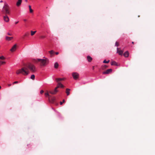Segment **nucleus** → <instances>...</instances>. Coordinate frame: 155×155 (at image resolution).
<instances>
[{"label": "nucleus", "mask_w": 155, "mask_h": 155, "mask_svg": "<svg viewBox=\"0 0 155 155\" xmlns=\"http://www.w3.org/2000/svg\"><path fill=\"white\" fill-rule=\"evenodd\" d=\"M29 69L32 72H34L36 71V68L34 65L29 63L21 69L18 70L16 71L17 74H21L24 75H26L29 73Z\"/></svg>", "instance_id": "f257e3e1"}, {"label": "nucleus", "mask_w": 155, "mask_h": 155, "mask_svg": "<svg viewBox=\"0 0 155 155\" xmlns=\"http://www.w3.org/2000/svg\"><path fill=\"white\" fill-rule=\"evenodd\" d=\"M37 62H40V65L41 66L44 67L47 65L49 62V60L47 58L45 59H37L35 61Z\"/></svg>", "instance_id": "f03ea898"}, {"label": "nucleus", "mask_w": 155, "mask_h": 155, "mask_svg": "<svg viewBox=\"0 0 155 155\" xmlns=\"http://www.w3.org/2000/svg\"><path fill=\"white\" fill-rule=\"evenodd\" d=\"M2 12L5 15H9L10 14V8L8 4L5 3L2 10Z\"/></svg>", "instance_id": "7ed1b4c3"}, {"label": "nucleus", "mask_w": 155, "mask_h": 155, "mask_svg": "<svg viewBox=\"0 0 155 155\" xmlns=\"http://www.w3.org/2000/svg\"><path fill=\"white\" fill-rule=\"evenodd\" d=\"M73 78L75 80L78 79L79 77V74L77 72H74L72 73Z\"/></svg>", "instance_id": "20e7f679"}, {"label": "nucleus", "mask_w": 155, "mask_h": 155, "mask_svg": "<svg viewBox=\"0 0 155 155\" xmlns=\"http://www.w3.org/2000/svg\"><path fill=\"white\" fill-rule=\"evenodd\" d=\"M3 19L5 22H8L9 21V19L7 15H5L3 16Z\"/></svg>", "instance_id": "39448f33"}, {"label": "nucleus", "mask_w": 155, "mask_h": 155, "mask_svg": "<svg viewBox=\"0 0 155 155\" xmlns=\"http://www.w3.org/2000/svg\"><path fill=\"white\" fill-rule=\"evenodd\" d=\"M112 71V70L111 69H108L106 71H105L104 72H103V74H109Z\"/></svg>", "instance_id": "423d86ee"}, {"label": "nucleus", "mask_w": 155, "mask_h": 155, "mask_svg": "<svg viewBox=\"0 0 155 155\" xmlns=\"http://www.w3.org/2000/svg\"><path fill=\"white\" fill-rule=\"evenodd\" d=\"M16 45H15L10 49V51L12 52H14L15 51L16 49Z\"/></svg>", "instance_id": "0eeeda50"}, {"label": "nucleus", "mask_w": 155, "mask_h": 155, "mask_svg": "<svg viewBox=\"0 0 155 155\" xmlns=\"http://www.w3.org/2000/svg\"><path fill=\"white\" fill-rule=\"evenodd\" d=\"M58 91V90H55V89H54V91H49V92L52 94H56Z\"/></svg>", "instance_id": "6e6552de"}, {"label": "nucleus", "mask_w": 155, "mask_h": 155, "mask_svg": "<svg viewBox=\"0 0 155 155\" xmlns=\"http://www.w3.org/2000/svg\"><path fill=\"white\" fill-rule=\"evenodd\" d=\"M119 48H117V53H118L119 55H122L123 51L122 50H119Z\"/></svg>", "instance_id": "1a4fd4ad"}, {"label": "nucleus", "mask_w": 155, "mask_h": 155, "mask_svg": "<svg viewBox=\"0 0 155 155\" xmlns=\"http://www.w3.org/2000/svg\"><path fill=\"white\" fill-rule=\"evenodd\" d=\"M64 78H56L55 80L57 83L60 82H59L61 81L64 80Z\"/></svg>", "instance_id": "9d476101"}, {"label": "nucleus", "mask_w": 155, "mask_h": 155, "mask_svg": "<svg viewBox=\"0 0 155 155\" xmlns=\"http://www.w3.org/2000/svg\"><path fill=\"white\" fill-rule=\"evenodd\" d=\"M13 38L12 37H8V36H6V37L5 38H6V40L9 41H11L13 39Z\"/></svg>", "instance_id": "9b49d317"}, {"label": "nucleus", "mask_w": 155, "mask_h": 155, "mask_svg": "<svg viewBox=\"0 0 155 155\" xmlns=\"http://www.w3.org/2000/svg\"><path fill=\"white\" fill-rule=\"evenodd\" d=\"M87 59L89 62H91L92 60V58L89 56H87Z\"/></svg>", "instance_id": "f8f14e48"}, {"label": "nucleus", "mask_w": 155, "mask_h": 155, "mask_svg": "<svg viewBox=\"0 0 155 155\" xmlns=\"http://www.w3.org/2000/svg\"><path fill=\"white\" fill-rule=\"evenodd\" d=\"M124 56L126 57H127L129 55V53L128 51H126L124 54Z\"/></svg>", "instance_id": "ddd939ff"}, {"label": "nucleus", "mask_w": 155, "mask_h": 155, "mask_svg": "<svg viewBox=\"0 0 155 155\" xmlns=\"http://www.w3.org/2000/svg\"><path fill=\"white\" fill-rule=\"evenodd\" d=\"M70 89L69 88H67L66 89V93L67 94V95L68 96L70 94Z\"/></svg>", "instance_id": "4468645a"}, {"label": "nucleus", "mask_w": 155, "mask_h": 155, "mask_svg": "<svg viewBox=\"0 0 155 155\" xmlns=\"http://www.w3.org/2000/svg\"><path fill=\"white\" fill-rule=\"evenodd\" d=\"M22 0H18V1L17 2L16 5L17 6H19Z\"/></svg>", "instance_id": "2eb2a0df"}, {"label": "nucleus", "mask_w": 155, "mask_h": 155, "mask_svg": "<svg viewBox=\"0 0 155 155\" xmlns=\"http://www.w3.org/2000/svg\"><path fill=\"white\" fill-rule=\"evenodd\" d=\"M111 64L112 65H117V63L115 61H113L111 62Z\"/></svg>", "instance_id": "dca6fc26"}, {"label": "nucleus", "mask_w": 155, "mask_h": 155, "mask_svg": "<svg viewBox=\"0 0 155 155\" xmlns=\"http://www.w3.org/2000/svg\"><path fill=\"white\" fill-rule=\"evenodd\" d=\"M45 95L46 96H48L49 100H50V97H51V96L49 95L48 92L45 93Z\"/></svg>", "instance_id": "f3484780"}, {"label": "nucleus", "mask_w": 155, "mask_h": 155, "mask_svg": "<svg viewBox=\"0 0 155 155\" xmlns=\"http://www.w3.org/2000/svg\"><path fill=\"white\" fill-rule=\"evenodd\" d=\"M58 64L57 62H56L54 64V67L55 68H57L58 67Z\"/></svg>", "instance_id": "a211bd4d"}, {"label": "nucleus", "mask_w": 155, "mask_h": 155, "mask_svg": "<svg viewBox=\"0 0 155 155\" xmlns=\"http://www.w3.org/2000/svg\"><path fill=\"white\" fill-rule=\"evenodd\" d=\"M58 85H59L60 87L62 88L64 87V86L60 82H58Z\"/></svg>", "instance_id": "6ab92c4d"}, {"label": "nucleus", "mask_w": 155, "mask_h": 155, "mask_svg": "<svg viewBox=\"0 0 155 155\" xmlns=\"http://www.w3.org/2000/svg\"><path fill=\"white\" fill-rule=\"evenodd\" d=\"M50 99L51 100L52 102H53L55 100V98L54 97L51 96V97H50Z\"/></svg>", "instance_id": "aec40b11"}, {"label": "nucleus", "mask_w": 155, "mask_h": 155, "mask_svg": "<svg viewBox=\"0 0 155 155\" xmlns=\"http://www.w3.org/2000/svg\"><path fill=\"white\" fill-rule=\"evenodd\" d=\"M29 9L30 12L31 13H32L33 12V11L31 8V6L30 5H29Z\"/></svg>", "instance_id": "412c9836"}, {"label": "nucleus", "mask_w": 155, "mask_h": 155, "mask_svg": "<svg viewBox=\"0 0 155 155\" xmlns=\"http://www.w3.org/2000/svg\"><path fill=\"white\" fill-rule=\"evenodd\" d=\"M36 32V31H31V36L35 34V33Z\"/></svg>", "instance_id": "4be33fe9"}, {"label": "nucleus", "mask_w": 155, "mask_h": 155, "mask_svg": "<svg viewBox=\"0 0 155 155\" xmlns=\"http://www.w3.org/2000/svg\"><path fill=\"white\" fill-rule=\"evenodd\" d=\"M54 51L53 50H51L49 51V53L51 54V57L52 56V54L54 53Z\"/></svg>", "instance_id": "5701e85b"}, {"label": "nucleus", "mask_w": 155, "mask_h": 155, "mask_svg": "<svg viewBox=\"0 0 155 155\" xmlns=\"http://www.w3.org/2000/svg\"><path fill=\"white\" fill-rule=\"evenodd\" d=\"M108 67V66H107V65H104V66H103L102 67V69L103 70H104L106 68H107Z\"/></svg>", "instance_id": "b1692460"}, {"label": "nucleus", "mask_w": 155, "mask_h": 155, "mask_svg": "<svg viewBox=\"0 0 155 155\" xmlns=\"http://www.w3.org/2000/svg\"><path fill=\"white\" fill-rule=\"evenodd\" d=\"M35 78V76L34 74L32 75L31 76V78L32 80H34Z\"/></svg>", "instance_id": "393cba45"}, {"label": "nucleus", "mask_w": 155, "mask_h": 155, "mask_svg": "<svg viewBox=\"0 0 155 155\" xmlns=\"http://www.w3.org/2000/svg\"><path fill=\"white\" fill-rule=\"evenodd\" d=\"M5 61H0V65L5 64Z\"/></svg>", "instance_id": "a878e982"}, {"label": "nucleus", "mask_w": 155, "mask_h": 155, "mask_svg": "<svg viewBox=\"0 0 155 155\" xmlns=\"http://www.w3.org/2000/svg\"><path fill=\"white\" fill-rule=\"evenodd\" d=\"M110 61L109 60L108 61H106L105 60H104L103 61V63H108Z\"/></svg>", "instance_id": "bb28decb"}, {"label": "nucleus", "mask_w": 155, "mask_h": 155, "mask_svg": "<svg viewBox=\"0 0 155 155\" xmlns=\"http://www.w3.org/2000/svg\"><path fill=\"white\" fill-rule=\"evenodd\" d=\"M59 87H60V86L59 85H58H58L54 89H55V90H57V89Z\"/></svg>", "instance_id": "cd10ccee"}, {"label": "nucleus", "mask_w": 155, "mask_h": 155, "mask_svg": "<svg viewBox=\"0 0 155 155\" xmlns=\"http://www.w3.org/2000/svg\"><path fill=\"white\" fill-rule=\"evenodd\" d=\"M0 59L2 60H4L5 59V58L3 56L0 57Z\"/></svg>", "instance_id": "c85d7f7f"}, {"label": "nucleus", "mask_w": 155, "mask_h": 155, "mask_svg": "<svg viewBox=\"0 0 155 155\" xmlns=\"http://www.w3.org/2000/svg\"><path fill=\"white\" fill-rule=\"evenodd\" d=\"M119 45V44L117 42H116L115 43V45L117 46H118Z\"/></svg>", "instance_id": "c756f323"}, {"label": "nucleus", "mask_w": 155, "mask_h": 155, "mask_svg": "<svg viewBox=\"0 0 155 155\" xmlns=\"http://www.w3.org/2000/svg\"><path fill=\"white\" fill-rule=\"evenodd\" d=\"M64 102H65V100H63V101H62V102H60V104L61 105H62V104L63 103H64Z\"/></svg>", "instance_id": "7c9ffc66"}, {"label": "nucleus", "mask_w": 155, "mask_h": 155, "mask_svg": "<svg viewBox=\"0 0 155 155\" xmlns=\"http://www.w3.org/2000/svg\"><path fill=\"white\" fill-rule=\"evenodd\" d=\"M40 38H45V36H40Z\"/></svg>", "instance_id": "2f4dec72"}, {"label": "nucleus", "mask_w": 155, "mask_h": 155, "mask_svg": "<svg viewBox=\"0 0 155 155\" xmlns=\"http://www.w3.org/2000/svg\"><path fill=\"white\" fill-rule=\"evenodd\" d=\"M18 83V81H15L13 83V84H17V83Z\"/></svg>", "instance_id": "473e14b6"}, {"label": "nucleus", "mask_w": 155, "mask_h": 155, "mask_svg": "<svg viewBox=\"0 0 155 155\" xmlns=\"http://www.w3.org/2000/svg\"><path fill=\"white\" fill-rule=\"evenodd\" d=\"M44 91L43 90H42L40 91V93L41 94H42L44 93Z\"/></svg>", "instance_id": "72a5a7b5"}, {"label": "nucleus", "mask_w": 155, "mask_h": 155, "mask_svg": "<svg viewBox=\"0 0 155 155\" xmlns=\"http://www.w3.org/2000/svg\"><path fill=\"white\" fill-rule=\"evenodd\" d=\"M8 86L9 87H10V86H11L12 84H8Z\"/></svg>", "instance_id": "f704fd0d"}, {"label": "nucleus", "mask_w": 155, "mask_h": 155, "mask_svg": "<svg viewBox=\"0 0 155 155\" xmlns=\"http://www.w3.org/2000/svg\"><path fill=\"white\" fill-rule=\"evenodd\" d=\"M55 54H56L58 55V54H59V53H58V52H56L55 53Z\"/></svg>", "instance_id": "c9c22d12"}, {"label": "nucleus", "mask_w": 155, "mask_h": 155, "mask_svg": "<svg viewBox=\"0 0 155 155\" xmlns=\"http://www.w3.org/2000/svg\"><path fill=\"white\" fill-rule=\"evenodd\" d=\"M18 21L15 22V24H18Z\"/></svg>", "instance_id": "e433bc0d"}, {"label": "nucleus", "mask_w": 155, "mask_h": 155, "mask_svg": "<svg viewBox=\"0 0 155 155\" xmlns=\"http://www.w3.org/2000/svg\"><path fill=\"white\" fill-rule=\"evenodd\" d=\"M8 35H12L11 34H10V33H8Z\"/></svg>", "instance_id": "4c0bfd02"}, {"label": "nucleus", "mask_w": 155, "mask_h": 155, "mask_svg": "<svg viewBox=\"0 0 155 155\" xmlns=\"http://www.w3.org/2000/svg\"><path fill=\"white\" fill-rule=\"evenodd\" d=\"M24 21H27V19H24Z\"/></svg>", "instance_id": "58836bf2"}, {"label": "nucleus", "mask_w": 155, "mask_h": 155, "mask_svg": "<svg viewBox=\"0 0 155 155\" xmlns=\"http://www.w3.org/2000/svg\"><path fill=\"white\" fill-rule=\"evenodd\" d=\"M94 66H93V67H92V69L93 70L94 69Z\"/></svg>", "instance_id": "ea45409f"}, {"label": "nucleus", "mask_w": 155, "mask_h": 155, "mask_svg": "<svg viewBox=\"0 0 155 155\" xmlns=\"http://www.w3.org/2000/svg\"><path fill=\"white\" fill-rule=\"evenodd\" d=\"M2 2H3V1H0V2H1V3Z\"/></svg>", "instance_id": "a19ab883"}, {"label": "nucleus", "mask_w": 155, "mask_h": 155, "mask_svg": "<svg viewBox=\"0 0 155 155\" xmlns=\"http://www.w3.org/2000/svg\"><path fill=\"white\" fill-rule=\"evenodd\" d=\"M132 44H134V42L133 41L132 42Z\"/></svg>", "instance_id": "79ce46f5"}, {"label": "nucleus", "mask_w": 155, "mask_h": 155, "mask_svg": "<svg viewBox=\"0 0 155 155\" xmlns=\"http://www.w3.org/2000/svg\"><path fill=\"white\" fill-rule=\"evenodd\" d=\"M27 35V34H25V36H26Z\"/></svg>", "instance_id": "37998d69"}, {"label": "nucleus", "mask_w": 155, "mask_h": 155, "mask_svg": "<svg viewBox=\"0 0 155 155\" xmlns=\"http://www.w3.org/2000/svg\"><path fill=\"white\" fill-rule=\"evenodd\" d=\"M1 87L0 86V89H1Z\"/></svg>", "instance_id": "c03bdc74"}]
</instances>
